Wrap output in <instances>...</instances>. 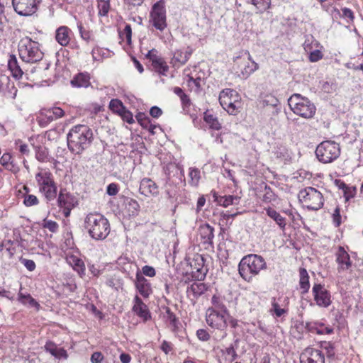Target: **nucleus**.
<instances>
[{
    "label": "nucleus",
    "mask_w": 363,
    "mask_h": 363,
    "mask_svg": "<svg viewBox=\"0 0 363 363\" xmlns=\"http://www.w3.org/2000/svg\"><path fill=\"white\" fill-rule=\"evenodd\" d=\"M323 8L331 16L333 20L340 23V12L339 9L332 4H322Z\"/></svg>",
    "instance_id": "a18cd8bd"
},
{
    "label": "nucleus",
    "mask_w": 363,
    "mask_h": 363,
    "mask_svg": "<svg viewBox=\"0 0 363 363\" xmlns=\"http://www.w3.org/2000/svg\"><path fill=\"white\" fill-rule=\"evenodd\" d=\"M164 310H165L164 318L169 323L170 325L172 327V331L175 332L179 328V319L169 307H165Z\"/></svg>",
    "instance_id": "4c0bfd02"
},
{
    "label": "nucleus",
    "mask_w": 363,
    "mask_h": 363,
    "mask_svg": "<svg viewBox=\"0 0 363 363\" xmlns=\"http://www.w3.org/2000/svg\"><path fill=\"white\" fill-rule=\"evenodd\" d=\"M72 34V31L69 27L61 26L55 30V40L61 46L65 47L69 43Z\"/></svg>",
    "instance_id": "a878e982"
},
{
    "label": "nucleus",
    "mask_w": 363,
    "mask_h": 363,
    "mask_svg": "<svg viewBox=\"0 0 363 363\" xmlns=\"http://www.w3.org/2000/svg\"><path fill=\"white\" fill-rule=\"evenodd\" d=\"M45 350L57 359H67L68 354L67 351L62 347H58L57 345L50 340L46 342L44 346Z\"/></svg>",
    "instance_id": "bb28decb"
},
{
    "label": "nucleus",
    "mask_w": 363,
    "mask_h": 363,
    "mask_svg": "<svg viewBox=\"0 0 363 363\" xmlns=\"http://www.w3.org/2000/svg\"><path fill=\"white\" fill-rule=\"evenodd\" d=\"M119 191L118 184L116 183H111L106 187V194L108 196H113L118 194Z\"/></svg>",
    "instance_id": "774afa93"
},
{
    "label": "nucleus",
    "mask_w": 363,
    "mask_h": 363,
    "mask_svg": "<svg viewBox=\"0 0 363 363\" xmlns=\"http://www.w3.org/2000/svg\"><path fill=\"white\" fill-rule=\"evenodd\" d=\"M277 195L267 184L264 185V194L262 197V201L264 203H271L276 201Z\"/></svg>",
    "instance_id": "3c124183"
},
{
    "label": "nucleus",
    "mask_w": 363,
    "mask_h": 363,
    "mask_svg": "<svg viewBox=\"0 0 363 363\" xmlns=\"http://www.w3.org/2000/svg\"><path fill=\"white\" fill-rule=\"evenodd\" d=\"M299 286L302 294L308 292L310 289L309 276L307 270L302 267L299 269Z\"/></svg>",
    "instance_id": "72a5a7b5"
},
{
    "label": "nucleus",
    "mask_w": 363,
    "mask_h": 363,
    "mask_svg": "<svg viewBox=\"0 0 363 363\" xmlns=\"http://www.w3.org/2000/svg\"><path fill=\"white\" fill-rule=\"evenodd\" d=\"M342 18L346 20L347 23L345 25V26L347 28H350L354 21V13L350 9L347 8L342 9Z\"/></svg>",
    "instance_id": "13d9d810"
},
{
    "label": "nucleus",
    "mask_w": 363,
    "mask_h": 363,
    "mask_svg": "<svg viewBox=\"0 0 363 363\" xmlns=\"http://www.w3.org/2000/svg\"><path fill=\"white\" fill-rule=\"evenodd\" d=\"M18 295V300L22 304L26 305L28 303L30 307H34L37 310H39L40 307V304L29 294H23L20 291Z\"/></svg>",
    "instance_id": "58836bf2"
},
{
    "label": "nucleus",
    "mask_w": 363,
    "mask_h": 363,
    "mask_svg": "<svg viewBox=\"0 0 363 363\" xmlns=\"http://www.w3.org/2000/svg\"><path fill=\"white\" fill-rule=\"evenodd\" d=\"M42 0H12L14 11L21 16H30L35 13Z\"/></svg>",
    "instance_id": "f8f14e48"
},
{
    "label": "nucleus",
    "mask_w": 363,
    "mask_h": 363,
    "mask_svg": "<svg viewBox=\"0 0 363 363\" xmlns=\"http://www.w3.org/2000/svg\"><path fill=\"white\" fill-rule=\"evenodd\" d=\"M340 154V147L333 141L325 140L320 143L315 150V155L320 162L329 163L336 160Z\"/></svg>",
    "instance_id": "1a4fd4ad"
},
{
    "label": "nucleus",
    "mask_w": 363,
    "mask_h": 363,
    "mask_svg": "<svg viewBox=\"0 0 363 363\" xmlns=\"http://www.w3.org/2000/svg\"><path fill=\"white\" fill-rule=\"evenodd\" d=\"M152 26L160 31H163L167 27L165 1L159 0L155 3L150 13Z\"/></svg>",
    "instance_id": "9d476101"
},
{
    "label": "nucleus",
    "mask_w": 363,
    "mask_h": 363,
    "mask_svg": "<svg viewBox=\"0 0 363 363\" xmlns=\"http://www.w3.org/2000/svg\"><path fill=\"white\" fill-rule=\"evenodd\" d=\"M342 191L344 193V197L346 201H349L350 199L353 198L356 194V188L354 186H348L342 182Z\"/></svg>",
    "instance_id": "4d7b16f0"
},
{
    "label": "nucleus",
    "mask_w": 363,
    "mask_h": 363,
    "mask_svg": "<svg viewBox=\"0 0 363 363\" xmlns=\"http://www.w3.org/2000/svg\"><path fill=\"white\" fill-rule=\"evenodd\" d=\"M263 104L264 106H272L276 108V113L280 111V108H278L279 100L274 96H268L263 100Z\"/></svg>",
    "instance_id": "052dcab7"
},
{
    "label": "nucleus",
    "mask_w": 363,
    "mask_h": 363,
    "mask_svg": "<svg viewBox=\"0 0 363 363\" xmlns=\"http://www.w3.org/2000/svg\"><path fill=\"white\" fill-rule=\"evenodd\" d=\"M234 69H236L238 77L241 79H247L254 72L259 69L248 51H243L241 55L234 59Z\"/></svg>",
    "instance_id": "0eeeda50"
},
{
    "label": "nucleus",
    "mask_w": 363,
    "mask_h": 363,
    "mask_svg": "<svg viewBox=\"0 0 363 363\" xmlns=\"http://www.w3.org/2000/svg\"><path fill=\"white\" fill-rule=\"evenodd\" d=\"M0 92L7 97L14 99L17 94V88L15 82L7 76L0 77Z\"/></svg>",
    "instance_id": "412c9836"
},
{
    "label": "nucleus",
    "mask_w": 363,
    "mask_h": 363,
    "mask_svg": "<svg viewBox=\"0 0 363 363\" xmlns=\"http://www.w3.org/2000/svg\"><path fill=\"white\" fill-rule=\"evenodd\" d=\"M77 28L79 30L80 36L83 40L89 41L92 39V33L89 30H86L82 22H77Z\"/></svg>",
    "instance_id": "6e6d98bb"
},
{
    "label": "nucleus",
    "mask_w": 363,
    "mask_h": 363,
    "mask_svg": "<svg viewBox=\"0 0 363 363\" xmlns=\"http://www.w3.org/2000/svg\"><path fill=\"white\" fill-rule=\"evenodd\" d=\"M247 3H250L255 6L257 12L263 13L266 11L271 5V0H250Z\"/></svg>",
    "instance_id": "49530a36"
},
{
    "label": "nucleus",
    "mask_w": 363,
    "mask_h": 363,
    "mask_svg": "<svg viewBox=\"0 0 363 363\" xmlns=\"http://www.w3.org/2000/svg\"><path fill=\"white\" fill-rule=\"evenodd\" d=\"M299 201L309 210L318 211L323 206L324 199L322 194L316 189L308 186L299 191Z\"/></svg>",
    "instance_id": "6e6552de"
},
{
    "label": "nucleus",
    "mask_w": 363,
    "mask_h": 363,
    "mask_svg": "<svg viewBox=\"0 0 363 363\" xmlns=\"http://www.w3.org/2000/svg\"><path fill=\"white\" fill-rule=\"evenodd\" d=\"M290 109L302 118H312L316 111L315 106L308 98L300 94H294L288 99Z\"/></svg>",
    "instance_id": "20e7f679"
},
{
    "label": "nucleus",
    "mask_w": 363,
    "mask_h": 363,
    "mask_svg": "<svg viewBox=\"0 0 363 363\" xmlns=\"http://www.w3.org/2000/svg\"><path fill=\"white\" fill-rule=\"evenodd\" d=\"M1 164L8 171L16 174L20 171L19 167L14 162L12 155L9 152H5L0 158Z\"/></svg>",
    "instance_id": "c85d7f7f"
},
{
    "label": "nucleus",
    "mask_w": 363,
    "mask_h": 363,
    "mask_svg": "<svg viewBox=\"0 0 363 363\" xmlns=\"http://www.w3.org/2000/svg\"><path fill=\"white\" fill-rule=\"evenodd\" d=\"M122 119L129 124H133L135 122L133 113L126 109V108L119 114Z\"/></svg>",
    "instance_id": "e2e57ef3"
},
{
    "label": "nucleus",
    "mask_w": 363,
    "mask_h": 363,
    "mask_svg": "<svg viewBox=\"0 0 363 363\" xmlns=\"http://www.w3.org/2000/svg\"><path fill=\"white\" fill-rule=\"evenodd\" d=\"M198 233L201 238V243L211 248L214 247V228L206 223L199 225Z\"/></svg>",
    "instance_id": "6ab92c4d"
},
{
    "label": "nucleus",
    "mask_w": 363,
    "mask_h": 363,
    "mask_svg": "<svg viewBox=\"0 0 363 363\" xmlns=\"http://www.w3.org/2000/svg\"><path fill=\"white\" fill-rule=\"evenodd\" d=\"M240 342V340L238 338H236L234 340V342L230 344L229 347H226L225 350H222V353L223 354L230 355L231 359L230 362L235 361L238 355L236 352V349L238 347V343Z\"/></svg>",
    "instance_id": "37998d69"
},
{
    "label": "nucleus",
    "mask_w": 363,
    "mask_h": 363,
    "mask_svg": "<svg viewBox=\"0 0 363 363\" xmlns=\"http://www.w3.org/2000/svg\"><path fill=\"white\" fill-rule=\"evenodd\" d=\"M274 155L277 158H279L283 160H288L291 158L289 149L282 145H278L275 148Z\"/></svg>",
    "instance_id": "09e8293b"
},
{
    "label": "nucleus",
    "mask_w": 363,
    "mask_h": 363,
    "mask_svg": "<svg viewBox=\"0 0 363 363\" xmlns=\"http://www.w3.org/2000/svg\"><path fill=\"white\" fill-rule=\"evenodd\" d=\"M363 62V52L360 55H357L345 63V67L348 69H352L354 70H359V67Z\"/></svg>",
    "instance_id": "de8ad7c7"
},
{
    "label": "nucleus",
    "mask_w": 363,
    "mask_h": 363,
    "mask_svg": "<svg viewBox=\"0 0 363 363\" xmlns=\"http://www.w3.org/2000/svg\"><path fill=\"white\" fill-rule=\"evenodd\" d=\"M23 204L26 207H30L33 206H36L39 203V200L36 196L29 194H24L23 195Z\"/></svg>",
    "instance_id": "5fc2aeb1"
},
{
    "label": "nucleus",
    "mask_w": 363,
    "mask_h": 363,
    "mask_svg": "<svg viewBox=\"0 0 363 363\" xmlns=\"http://www.w3.org/2000/svg\"><path fill=\"white\" fill-rule=\"evenodd\" d=\"M193 53V49L191 47H187L185 50L182 49L175 50L172 52V57L170 63L174 67L179 68L184 65Z\"/></svg>",
    "instance_id": "f3484780"
},
{
    "label": "nucleus",
    "mask_w": 363,
    "mask_h": 363,
    "mask_svg": "<svg viewBox=\"0 0 363 363\" xmlns=\"http://www.w3.org/2000/svg\"><path fill=\"white\" fill-rule=\"evenodd\" d=\"M126 208L130 216H135L140 210V205L136 200L130 199L126 203Z\"/></svg>",
    "instance_id": "603ef678"
},
{
    "label": "nucleus",
    "mask_w": 363,
    "mask_h": 363,
    "mask_svg": "<svg viewBox=\"0 0 363 363\" xmlns=\"http://www.w3.org/2000/svg\"><path fill=\"white\" fill-rule=\"evenodd\" d=\"M189 184L192 186H197L201 179V172L196 167H190L189 169Z\"/></svg>",
    "instance_id": "c03bdc74"
},
{
    "label": "nucleus",
    "mask_w": 363,
    "mask_h": 363,
    "mask_svg": "<svg viewBox=\"0 0 363 363\" xmlns=\"http://www.w3.org/2000/svg\"><path fill=\"white\" fill-rule=\"evenodd\" d=\"M15 145L16 146L18 145V149L22 155H28L30 150L27 144L22 143V141L18 139L15 141Z\"/></svg>",
    "instance_id": "338daca9"
},
{
    "label": "nucleus",
    "mask_w": 363,
    "mask_h": 363,
    "mask_svg": "<svg viewBox=\"0 0 363 363\" xmlns=\"http://www.w3.org/2000/svg\"><path fill=\"white\" fill-rule=\"evenodd\" d=\"M73 269L77 272L81 277L85 274V264L83 260L77 257H71Z\"/></svg>",
    "instance_id": "ea45409f"
},
{
    "label": "nucleus",
    "mask_w": 363,
    "mask_h": 363,
    "mask_svg": "<svg viewBox=\"0 0 363 363\" xmlns=\"http://www.w3.org/2000/svg\"><path fill=\"white\" fill-rule=\"evenodd\" d=\"M227 315L216 312L213 310H207L206 314V321L209 327L213 330H218L222 333V338L227 335L226 329L228 328Z\"/></svg>",
    "instance_id": "9b49d317"
},
{
    "label": "nucleus",
    "mask_w": 363,
    "mask_h": 363,
    "mask_svg": "<svg viewBox=\"0 0 363 363\" xmlns=\"http://www.w3.org/2000/svg\"><path fill=\"white\" fill-rule=\"evenodd\" d=\"M140 193L145 196H155L159 194L157 184L150 178H143L140 183Z\"/></svg>",
    "instance_id": "4be33fe9"
},
{
    "label": "nucleus",
    "mask_w": 363,
    "mask_h": 363,
    "mask_svg": "<svg viewBox=\"0 0 363 363\" xmlns=\"http://www.w3.org/2000/svg\"><path fill=\"white\" fill-rule=\"evenodd\" d=\"M204 258L201 255H198L190 263L192 269V277L197 281H202L205 279L207 269L204 267Z\"/></svg>",
    "instance_id": "a211bd4d"
},
{
    "label": "nucleus",
    "mask_w": 363,
    "mask_h": 363,
    "mask_svg": "<svg viewBox=\"0 0 363 363\" xmlns=\"http://www.w3.org/2000/svg\"><path fill=\"white\" fill-rule=\"evenodd\" d=\"M138 293L145 298H147L153 292L151 283L138 269L135 279L133 280Z\"/></svg>",
    "instance_id": "4468645a"
},
{
    "label": "nucleus",
    "mask_w": 363,
    "mask_h": 363,
    "mask_svg": "<svg viewBox=\"0 0 363 363\" xmlns=\"http://www.w3.org/2000/svg\"><path fill=\"white\" fill-rule=\"evenodd\" d=\"M312 292L317 305L322 307H328L330 305V294L324 286L315 284L312 288Z\"/></svg>",
    "instance_id": "2eb2a0df"
},
{
    "label": "nucleus",
    "mask_w": 363,
    "mask_h": 363,
    "mask_svg": "<svg viewBox=\"0 0 363 363\" xmlns=\"http://www.w3.org/2000/svg\"><path fill=\"white\" fill-rule=\"evenodd\" d=\"M267 215L276 222L281 230H284L286 225V218L282 216L278 211L271 207L264 208Z\"/></svg>",
    "instance_id": "7c9ffc66"
},
{
    "label": "nucleus",
    "mask_w": 363,
    "mask_h": 363,
    "mask_svg": "<svg viewBox=\"0 0 363 363\" xmlns=\"http://www.w3.org/2000/svg\"><path fill=\"white\" fill-rule=\"evenodd\" d=\"M67 140L69 150L81 155L91 146L94 140L93 131L88 125H76L69 130Z\"/></svg>",
    "instance_id": "f257e3e1"
},
{
    "label": "nucleus",
    "mask_w": 363,
    "mask_h": 363,
    "mask_svg": "<svg viewBox=\"0 0 363 363\" xmlns=\"http://www.w3.org/2000/svg\"><path fill=\"white\" fill-rule=\"evenodd\" d=\"M38 42L27 37L21 40L18 44V52L21 59L26 62L35 63L43 60L44 53L40 49Z\"/></svg>",
    "instance_id": "423d86ee"
},
{
    "label": "nucleus",
    "mask_w": 363,
    "mask_h": 363,
    "mask_svg": "<svg viewBox=\"0 0 363 363\" xmlns=\"http://www.w3.org/2000/svg\"><path fill=\"white\" fill-rule=\"evenodd\" d=\"M160 350L165 354H168L174 350V345L172 342L163 340L160 345Z\"/></svg>",
    "instance_id": "69168bd1"
},
{
    "label": "nucleus",
    "mask_w": 363,
    "mask_h": 363,
    "mask_svg": "<svg viewBox=\"0 0 363 363\" xmlns=\"http://www.w3.org/2000/svg\"><path fill=\"white\" fill-rule=\"evenodd\" d=\"M109 108L114 113L120 114L125 108L122 101L117 99H111L109 103Z\"/></svg>",
    "instance_id": "8fccbe9b"
},
{
    "label": "nucleus",
    "mask_w": 363,
    "mask_h": 363,
    "mask_svg": "<svg viewBox=\"0 0 363 363\" xmlns=\"http://www.w3.org/2000/svg\"><path fill=\"white\" fill-rule=\"evenodd\" d=\"M267 269L265 259L259 255L249 254L244 256L238 264V272L246 281L250 282L259 272Z\"/></svg>",
    "instance_id": "f03ea898"
},
{
    "label": "nucleus",
    "mask_w": 363,
    "mask_h": 363,
    "mask_svg": "<svg viewBox=\"0 0 363 363\" xmlns=\"http://www.w3.org/2000/svg\"><path fill=\"white\" fill-rule=\"evenodd\" d=\"M35 152V158L38 161L45 162L48 161L49 152L48 149L43 145H38L34 147Z\"/></svg>",
    "instance_id": "79ce46f5"
},
{
    "label": "nucleus",
    "mask_w": 363,
    "mask_h": 363,
    "mask_svg": "<svg viewBox=\"0 0 363 363\" xmlns=\"http://www.w3.org/2000/svg\"><path fill=\"white\" fill-rule=\"evenodd\" d=\"M208 287L205 283H193L190 286L187 288L186 292L191 293L194 298H197L203 295Z\"/></svg>",
    "instance_id": "f704fd0d"
},
{
    "label": "nucleus",
    "mask_w": 363,
    "mask_h": 363,
    "mask_svg": "<svg viewBox=\"0 0 363 363\" xmlns=\"http://www.w3.org/2000/svg\"><path fill=\"white\" fill-rule=\"evenodd\" d=\"M220 104L223 106L224 109H225L228 113L231 115H236L238 112V101L235 100L232 101V99L227 96H220Z\"/></svg>",
    "instance_id": "c756f323"
},
{
    "label": "nucleus",
    "mask_w": 363,
    "mask_h": 363,
    "mask_svg": "<svg viewBox=\"0 0 363 363\" xmlns=\"http://www.w3.org/2000/svg\"><path fill=\"white\" fill-rule=\"evenodd\" d=\"M116 263L119 269L126 274V277L133 280V274L134 270L136 269L137 272L139 269L137 264L131 262L127 257H120Z\"/></svg>",
    "instance_id": "5701e85b"
},
{
    "label": "nucleus",
    "mask_w": 363,
    "mask_h": 363,
    "mask_svg": "<svg viewBox=\"0 0 363 363\" xmlns=\"http://www.w3.org/2000/svg\"><path fill=\"white\" fill-rule=\"evenodd\" d=\"M35 180L39 191L45 196L47 202L53 201L57 197V187L49 169H42L38 172Z\"/></svg>",
    "instance_id": "39448f33"
},
{
    "label": "nucleus",
    "mask_w": 363,
    "mask_h": 363,
    "mask_svg": "<svg viewBox=\"0 0 363 363\" xmlns=\"http://www.w3.org/2000/svg\"><path fill=\"white\" fill-rule=\"evenodd\" d=\"M8 67L11 72L13 77L16 79H19L23 74V72L18 65L17 58L13 55H10L8 61Z\"/></svg>",
    "instance_id": "473e14b6"
},
{
    "label": "nucleus",
    "mask_w": 363,
    "mask_h": 363,
    "mask_svg": "<svg viewBox=\"0 0 363 363\" xmlns=\"http://www.w3.org/2000/svg\"><path fill=\"white\" fill-rule=\"evenodd\" d=\"M91 76L87 72H79L74 75L70 84L74 88H88L91 86Z\"/></svg>",
    "instance_id": "393cba45"
},
{
    "label": "nucleus",
    "mask_w": 363,
    "mask_h": 363,
    "mask_svg": "<svg viewBox=\"0 0 363 363\" xmlns=\"http://www.w3.org/2000/svg\"><path fill=\"white\" fill-rule=\"evenodd\" d=\"M211 303L212 306L208 308V310H213L230 316L229 310L225 306L224 298L222 296L216 294L213 295L211 298Z\"/></svg>",
    "instance_id": "cd10ccee"
},
{
    "label": "nucleus",
    "mask_w": 363,
    "mask_h": 363,
    "mask_svg": "<svg viewBox=\"0 0 363 363\" xmlns=\"http://www.w3.org/2000/svg\"><path fill=\"white\" fill-rule=\"evenodd\" d=\"M214 201L220 206L228 207L230 205H238L240 201V197L235 195L220 196L216 191H211Z\"/></svg>",
    "instance_id": "b1692460"
},
{
    "label": "nucleus",
    "mask_w": 363,
    "mask_h": 363,
    "mask_svg": "<svg viewBox=\"0 0 363 363\" xmlns=\"http://www.w3.org/2000/svg\"><path fill=\"white\" fill-rule=\"evenodd\" d=\"M133 306L132 311L140 318L146 322L151 319V313L150 312L147 306L143 301V300L135 295L133 298Z\"/></svg>",
    "instance_id": "aec40b11"
},
{
    "label": "nucleus",
    "mask_w": 363,
    "mask_h": 363,
    "mask_svg": "<svg viewBox=\"0 0 363 363\" xmlns=\"http://www.w3.org/2000/svg\"><path fill=\"white\" fill-rule=\"evenodd\" d=\"M85 228L89 235L94 240L105 239L110 233L108 220L99 213H89L85 218Z\"/></svg>",
    "instance_id": "7ed1b4c3"
},
{
    "label": "nucleus",
    "mask_w": 363,
    "mask_h": 363,
    "mask_svg": "<svg viewBox=\"0 0 363 363\" xmlns=\"http://www.w3.org/2000/svg\"><path fill=\"white\" fill-rule=\"evenodd\" d=\"M109 1L100 0L98 3L99 15L106 16L109 11Z\"/></svg>",
    "instance_id": "bf43d9fd"
},
{
    "label": "nucleus",
    "mask_w": 363,
    "mask_h": 363,
    "mask_svg": "<svg viewBox=\"0 0 363 363\" xmlns=\"http://www.w3.org/2000/svg\"><path fill=\"white\" fill-rule=\"evenodd\" d=\"M308 331L316 333L317 334H331L333 329L331 327L325 326L324 324H318L316 323H306L305 325Z\"/></svg>",
    "instance_id": "2f4dec72"
},
{
    "label": "nucleus",
    "mask_w": 363,
    "mask_h": 363,
    "mask_svg": "<svg viewBox=\"0 0 363 363\" xmlns=\"http://www.w3.org/2000/svg\"><path fill=\"white\" fill-rule=\"evenodd\" d=\"M153 68L155 72L160 74L166 75V73L169 70V67L166 64L165 61L161 57L160 59H156L152 63Z\"/></svg>",
    "instance_id": "a19ab883"
},
{
    "label": "nucleus",
    "mask_w": 363,
    "mask_h": 363,
    "mask_svg": "<svg viewBox=\"0 0 363 363\" xmlns=\"http://www.w3.org/2000/svg\"><path fill=\"white\" fill-rule=\"evenodd\" d=\"M57 205L62 211L65 217L70 216L71 211L78 203L77 198L65 189H61L57 199Z\"/></svg>",
    "instance_id": "ddd939ff"
},
{
    "label": "nucleus",
    "mask_w": 363,
    "mask_h": 363,
    "mask_svg": "<svg viewBox=\"0 0 363 363\" xmlns=\"http://www.w3.org/2000/svg\"><path fill=\"white\" fill-rule=\"evenodd\" d=\"M43 227L48 228L52 233H56L58 230L59 225L55 221L45 220Z\"/></svg>",
    "instance_id": "0e129e2a"
},
{
    "label": "nucleus",
    "mask_w": 363,
    "mask_h": 363,
    "mask_svg": "<svg viewBox=\"0 0 363 363\" xmlns=\"http://www.w3.org/2000/svg\"><path fill=\"white\" fill-rule=\"evenodd\" d=\"M135 118L138 123L143 127V128H146L150 127V123L151 122L150 118L143 112H139L135 116Z\"/></svg>",
    "instance_id": "864d4df0"
},
{
    "label": "nucleus",
    "mask_w": 363,
    "mask_h": 363,
    "mask_svg": "<svg viewBox=\"0 0 363 363\" xmlns=\"http://www.w3.org/2000/svg\"><path fill=\"white\" fill-rule=\"evenodd\" d=\"M196 335L197 338L202 342H207L211 339V335L207 329L200 328L196 330Z\"/></svg>",
    "instance_id": "680f3d73"
},
{
    "label": "nucleus",
    "mask_w": 363,
    "mask_h": 363,
    "mask_svg": "<svg viewBox=\"0 0 363 363\" xmlns=\"http://www.w3.org/2000/svg\"><path fill=\"white\" fill-rule=\"evenodd\" d=\"M311 43L310 38H308L303 43L304 49L306 52H310L309 60L311 62H317L323 57L321 52L318 50L311 51Z\"/></svg>",
    "instance_id": "c9c22d12"
},
{
    "label": "nucleus",
    "mask_w": 363,
    "mask_h": 363,
    "mask_svg": "<svg viewBox=\"0 0 363 363\" xmlns=\"http://www.w3.org/2000/svg\"><path fill=\"white\" fill-rule=\"evenodd\" d=\"M300 363H325V357L320 350L308 347L301 354Z\"/></svg>",
    "instance_id": "dca6fc26"
},
{
    "label": "nucleus",
    "mask_w": 363,
    "mask_h": 363,
    "mask_svg": "<svg viewBox=\"0 0 363 363\" xmlns=\"http://www.w3.org/2000/svg\"><path fill=\"white\" fill-rule=\"evenodd\" d=\"M203 120L211 129L218 130L221 128V124L219 123L218 118L207 111L204 113Z\"/></svg>",
    "instance_id": "e433bc0d"
}]
</instances>
